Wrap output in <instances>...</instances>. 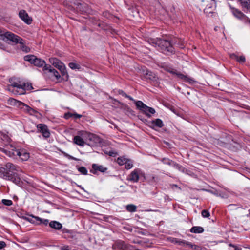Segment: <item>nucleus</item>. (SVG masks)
I'll return each mask as SVG.
<instances>
[{
    "label": "nucleus",
    "instance_id": "nucleus-1",
    "mask_svg": "<svg viewBox=\"0 0 250 250\" xmlns=\"http://www.w3.org/2000/svg\"><path fill=\"white\" fill-rule=\"evenodd\" d=\"M145 42H148L150 44L157 47L163 53L168 54L174 52V48L171 42L161 39H145Z\"/></svg>",
    "mask_w": 250,
    "mask_h": 250
},
{
    "label": "nucleus",
    "instance_id": "nucleus-2",
    "mask_svg": "<svg viewBox=\"0 0 250 250\" xmlns=\"http://www.w3.org/2000/svg\"><path fill=\"white\" fill-rule=\"evenodd\" d=\"M10 84L8 86V90L15 95H21L25 92V83H19L10 80Z\"/></svg>",
    "mask_w": 250,
    "mask_h": 250
},
{
    "label": "nucleus",
    "instance_id": "nucleus-3",
    "mask_svg": "<svg viewBox=\"0 0 250 250\" xmlns=\"http://www.w3.org/2000/svg\"><path fill=\"white\" fill-rule=\"evenodd\" d=\"M164 68L166 71L169 72L172 75H175L178 78L182 80L185 82L192 84L195 82L193 78L189 77L187 75H185L181 72L177 71L176 70L168 66H166Z\"/></svg>",
    "mask_w": 250,
    "mask_h": 250
},
{
    "label": "nucleus",
    "instance_id": "nucleus-4",
    "mask_svg": "<svg viewBox=\"0 0 250 250\" xmlns=\"http://www.w3.org/2000/svg\"><path fill=\"white\" fill-rule=\"evenodd\" d=\"M12 147V152H9L10 157L15 158L18 156L22 160L26 161L29 158V154L23 149H17L12 145H10Z\"/></svg>",
    "mask_w": 250,
    "mask_h": 250
},
{
    "label": "nucleus",
    "instance_id": "nucleus-5",
    "mask_svg": "<svg viewBox=\"0 0 250 250\" xmlns=\"http://www.w3.org/2000/svg\"><path fill=\"white\" fill-rule=\"evenodd\" d=\"M0 177L5 180H10L17 185H19L21 183V179L19 177L14 176V174L6 171L4 167H0Z\"/></svg>",
    "mask_w": 250,
    "mask_h": 250
},
{
    "label": "nucleus",
    "instance_id": "nucleus-6",
    "mask_svg": "<svg viewBox=\"0 0 250 250\" xmlns=\"http://www.w3.org/2000/svg\"><path fill=\"white\" fill-rule=\"evenodd\" d=\"M24 60L25 61L29 62L31 64H34L35 66L39 67H44L45 65H48L45 63V62L40 59L37 58L33 55H28L25 56Z\"/></svg>",
    "mask_w": 250,
    "mask_h": 250
},
{
    "label": "nucleus",
    "instance_id": "nucleus-7",
    "mask_svg": "<svg viewBox=\"0 0 250 250\" xmlns=\"http://www.w3.org/2000/svg\"><path fill=\"white\" fill-rule=\"evenodd\" d=\"M5 39L10 40L12 42H18L20 40L18 36L10 32H4L0 29V39L5 40Z\"/></svg>",
    "mask_w": 250,
    "mask_h": 250
},
{
    "label": "nucleus",
    "instance_id": "nucleus-8",
    "mask_svg": "<svg viewBox=\"0 0 250 250\" xmlns=\"http://www.w3.org/2000/svg\"><path fill=\"white\" fill-rule=\"evenodd\" d=\"M87 139L89 141V145L97 146L101 142V139L97 135L89 133L87 135Z\"/></svg>",
    "mask_w": 250,
    "mask_h": 250
},
{
    "label": "nucleus",
    "instance_id": "nucleus-9",
    "mask_svg": "<svg viewBox=\"0 0 250 250\" xmlns=\"http://www.w3.org/2000/svg\"><path fill=\"white\" fill-rule=\"evenodd\" d=\"M206 2H210V6L204 7V13L207 16H209L210 14H212L214 13V11L216 7V4L215 0H206Z\"/></svg>",
    "mask_w": 250,
    "mask_h": 250
},
{
    "label": "nucleus",
    "instance_id": "nucleus-10",
    "mask_svg": "<svg viewBox=\"0 0 250 250\" xmlns=\"http://www.w3.org/2000/svg\"><path fill=\"white\" fill-rule=\"evenodd\" d=\"M155 113V110L154 108L146 106L142 102V114H143L146 117L149 118Z\"/></svg>",
    "mask_w": 250,
    "mask_h": 250
},
{
    "label": "nucleus",
    "instance_id": "nucleus-11",
    "mask_svg": "<svg viewBox=\"0 0 250 250\" xmlns=\"http://www.w3.org/2000/svg\"><path fill=\"white\" fill-rule=\"evenodd\" d=\"M37 129L41 132L42 134V136L45 138H49L50 135L49 130L47 127V126L43 124H38L37 126Z\"/></svg>",
    "mask_w": 250,
    "mask_h": 250
},
{
    "label": "nucleus",
    "instance_id": "nucleus-12",
    "mask_svg": "<svg viewBox=\"0 0 250 250\" xmlns=\"http://www.w3.org/2000/svg\"><path fill=\"white\" fill-rule=\"evenodd\" d=\"M19 17L26 23L30 24L32 23V19L28 16L25 10H21L19 12Z\"/></svg>",
    "mask_w": 250,
    "mask_h": 250
},
{
    "label": "nucleus",
    "instance_id": "nucleus-13",
    "mask_svg": "<svg viewBox=\"0 0 250 250\" xmlns=\"http://www.w3.org/2000/svg\"><path fill=\"white\" fill-rule=\"evenodd\" d=\"M92 169L90 170V172L92 173L93 174H96L97 171H100L102 173L105 172L107 170V168L104 167L102 165H99L96 164H93L92 165Z\"/></svg>",
    "mask_w": 250,
    "mask_h": 250
},
{
    "label": "nucleus",
    "instance_id": "nucleus-14",
    "mask_svg": "<svg viewBox=\"0 0 250 250\" xmlns=\"http://www.w3.org/2000/svg\"><path fill=\"white\" fill-rule=\"evenodd\" d=\"M21 106L20 108L22 109L24 112L28 113L31 115H34L37 112L34 109L29 107L27 104H25L24 103H20Z\"/></svg>",
    "mask_w": 250,
    "mask_h": 250
},
{
    "label": "nucleus",
    "instance_id": "nucleus-15",
    "mask_svg": "<svg viewBox=\"0 0 250 250\" xmlns=\"http://www.w3.org/2000/svg\"><path fill=\"white\" fill-rule=\"evenodd\" d=\"M43 71H46L49 73H50L54 76L57 80H58L60 78V75L59 72L54 68L51 67V65H45L43 67Z\"/></svg>",
    "mask_w": 250,
    "mask_h": 250
},
{
    "label": "nucleus",
    "instance_id": "nucleus-16",
    "mask_svg": "<svg viewBox=\"0 0 250 250\" xmlns=\"http://www.w3.org/2000/svg\"><path fill=\"white\" fill-rule=\"evenodd\" d=\"M148 80H153L155 78V75L151 71H148L145 67H142V76Z\"/></svg>",
    "mask_w": 250,
    "mask_h": 250
},
{
    "label": "nucleus",
    "instance_id": "nucleus-17",
    "mask_svg": "<svg viewBox=\"0 0 250 250\" xmlns=\"http://www.w3.org/2000/svg\"><path fill=\"white\" fill-rule=\"evenodd\" d=\"M6 171L9 172L10 173H13V171H19V167L11 163H7L5 165V167Z\"/></svg>",
    "mask_w": 250,
    "mask_h": 250
},
{
    "label": "nucleus",
    "instance_id": "nucleus-18",
    "mask_svg": "<svg viewBox=\"0 0 250 250\" xmlns=\"http://www.w3.org/2000/svg\"><path fill=\"white\" fill-rule=\"evenodd\" d=\"M49 226L56 230H60L62 228V224L57 221H51L49 223Z\"/></svg>",
    "mask_w": 250,
    "mask_h": 250
},
{
    "label": "nucleus",
    "instance_id": "nucleus-19",
    "mask_svg": "<svg viewBox=\"0 0 250 250\" xmlns=\"http://www.w3.org/2000/svg\"><path fill=\"white\" fill-rule=\"evenodd\" d=\"M115 246L120 250H128L129 246L122 241H118L116 242Z\"/></svg>",
    "mask_w": 250,
    "mask_h": 250
},
{
    "label": "nucleus",
    "instance_id": "nucleus-20",
    "mask_svg": "<svg viewBox=\"0 0 250 250\" xmlns=\"http://www.w3.org/2000/svg\"><path fill=\"white\" fill-rule=\"evenodd\" d=\"M49 60L50 62L56 68H62V65H63V64L57 58H50Z\"/></svg>",
    "mask_w": 250,
    "mask_h": 250
},
{
    "label": "nucleus",
    "instance_id": "nucleus-21",
    "mask_svg": "<svg viewBox=\"0 0 250 250\" xmlns=\"http://www.w3.org/2000/svg\"><path fill=\"white\" fill-rule=\"evenodd\" d=\"M162 162L165 164H167L168 165H172V166L175 167L176 168H178L179 170H181V169L182 168V167L180 166L175 163L174 162L171 161L169 159L164 158L162 160Z\"/></svg>",
    "mask_w": 250,
    "mask_h": 250
},
{
    "label": "nucleus",
    "instance_id": "nucleus-22",
    "mask_svg": "<svg viewBox=\"0 0 250 250\" xmlns=\"http://www.w3.org/2000/svg\"><path fill=\"white\" fill-rule=\"evenodd\" d=\"M176 242L181 246H183L186 247L192 248L194 249L196 248V246L193 245L190 242L186 241L184 240L176 241Z\"/></svg>",
    "mask_w": 250,
    "mask_h": 250
},
{
    "label": "nucleus",
    "instance_id": "nucleus-23",
    "mask_svg": "<svg viewBox=\"0 0 250 250\" xmlns=\"http://www.w3.org/2000/svg\"><path fill=\"white\" fill-rule=\"evenodd\" d=\"M19 38L20 39L18 42H14L16 43H20L21 44V49L24 52L28 53L30 51V48L24 44V40L19 36Z\"/></svg>",
    "mask_w": 250,
    "mask_h": 250
},
{
    "label": "nucleus",
    "instance_id": "nucleus-24",
    "mask_svg": "<svg viewBox=\"0 0 250 250\" xmlns=\"http://www.w3.org/2000/svg\"><path fill=\"white\" fill-rule=\"evenodd\" d=\"M171 42L172 45L173 44L176 45L180 48H183L185 43L184 41L182 40L181 39H175L172 40Z\"/></svg>",
    "mask_w": 250,
    "mask_h": 250
},
{
    "label": "nucleus",
    "instance_id": "nucleus-25",
    "mask_svg": "<svg viewBox=\"0 0 250 250\" xmlns=\"http://www.w3.org/2000/svg\"><path fill=\"white\" fill-rule=\"evenodd\" d=\"M74 142L80 146H83L84 145V141L79 136H76L73 139Z\"/></svg>",
    "mask_w": 250,
    "mask_h": 250
},
{
    "label": "nucleus",
    "instance_id": "nucleus-26",
    "mask_svg": "<svg viewBox=\"0 0 250 250\" xmlns=\"http://www.w3.org/2000/svg\"><path fill=\"white\" fill-rule=\"evenodd\" d=\"M139 179V175L135 171H134L131 172V173L129 175L128 179L129 181L133 182H137Z\"/></svg>",
    "mask_w": 250,
    "mask_h": 250
},
{
    "label": "nucleus",
    "instance_id": "nucleus-27",
    "mask_svg": "<svg viewBox=\"0 0 250 250\" xmlns=\"http://www.w3.org/2000/svg\"><path fill=\"white\" fill-rule=\"evenodd\" d=\"M203 228L200 226H194L191 228L190 231L192 233H201L204 231Z\"/></svg>",
    "mask_w": 250,
    "mask_h": 250
},
{
    "label": "nucleus",
    "instance_id": "nucleus-28",
    "mask_svg": "<svg viewBox=\"0 0 250 250\" xmlns=\"http://www.w3.org/2000/svg\"><path fill=\"white\" fill-rule=\"evenodd\" d=\"M152 125L154 127H158L161 128L164 125L162 121L160 119H157L153 120L151 123Z\"/></svg>",
    "mask_w": 250,
    "mask_h": 250
},
{
    "label": "nucleus",
    "instance_id": "nucleus-29",
    "mask_svg": "<svg viewBox=\"0 0 250 250\" xmlns=\"http://www.w3.org/2000/svg\"><path fill=\"white\" fill-rule=\"evenodd\" d=\"M239 1L243 8L250 9V0H239Z\"/></svg>",
    "mask_w": 250,
    "mask_h": 250
},
{
    "label": "nucleus",
    "instance_id": "nucleus-30",
    "mask_svg": "<svg viewBox=\"0 0 250 250\" xmlns=\"http://www.w3.org/2000/svg\"><path fill=\"white\" fill-rule=\"evenodd\" d=\"M232 13L234 16L238 19H242L245 17V15L243 13L236 9H233L232 10Z\"/></svg>",
    "mask_w": 250,
    "mask_h": 250
},
{
    "label": "nucleus",
    "instance_id": "nucleus-31",
    "mask_svg": "<svg viewBox=\"0 0 250 250\" xmlns=\"http://www.w3.org/2000/svg\"><path fill=\"white\" fill-rule=\"evenodd\" d=\"M34 217H38L33 215H30L28 217H25V219L31 223L39 225L38 221H37Z\"/></svg>",
    "mask_w": 250,
    "mask_h": 250
},
{
    "label": "nucleus",
    "instance_id": "nucleus-32",
    "mask_svg": "<svg viewBox=\"0 0 250 250\" xmlns=\"http://www.w3.org/2000/svg\"><path fill=\"white\" fill-rule=\"evenodd\" d=\"M37 221H38L39 224H43L45 226L49 225L50 223L48 219H42L40 217H34Z\"/></svg>",
    "mask_w": 250,
    "mask_h": 250
},
{
    "label": "nucleus",
    "instance_id": "nucleus-33",
    "mask_svg": "<svg viewBox=\"0 0 250 250\" xmlns=\"http://www.w3.org/2000/svg\"><path fill=\"white\" fill-rule=\"evenodd\" d=\"M231 57L232 58L236 60L237 61L240 63L244 62L245 61V58L243 56L239 57L235 54H233L232 55Z\"/></svg>",
    "mask_w": 250,
    "mask_h": 250
},
{
    "label": "nucleus",
    "instance_id": "nucleus-34",
    "mask_svg": "<svg viewBox=\"0 0 250 250\" xmlns=\"http://www.w3.org/2000/svg\"><path fill=\"white\" fill-rule=\"evenodd\" d=\"M70 68L73 70H80L81 68L80 65L74 62H70L68 64Z\"/></svg>",
    "mask_w": 250,
    "mask_h": 250
},
{
    "label": "nucleus",
    "instance_id": "nucleus-35",
    "mask_svg": "<svg viewBox=\"0 0 250 250\" xmlns=\"http://www.w3.org/2000/svg\"><path fill=\"white\" fill-rule=\"evenodd\" d=\"M9 102L11 105H16L17 106L20 108L21 106V104H20V103H22L21 101H17L14 99L11 98L9 100Z\"/></svg>",
    "mask_w": 250,
    "mask_h": 250
},
{
    "label": "nucleus",
    "instance_id": "nucleus-36",
    "mask_svg": "<svg viewBox=\"0 0 250 250\" xmlns=\"http://www.w3.org/2000/svg\"><path fill=\"white\" fill-rule=\"evenodd\" d=\"M127 159L125 158L124 157H120L117 159L116 161L119 165L122 166V165H125V162H126Z\"/></svg>",
    "mask_w": 250,
    "mask_h": 250
},
{
    "label": "nucleus",
    "instance_id": "nucleus-37",
    "mask_svg": "<svg viewBox=\"0 0 250 250\" xmlns=\"http://www.w3.org/2000/svg\"><path fill=\"white\" fill-rule=\"evenodd\" d=\"M126 209L130 212H133L136 210V206L133 204L128 205L126 206Z\"/></svg>",
    "mask_w": 250,
    "mask_h": 250
},
{
    "label": "nucleus",
    "instance_id": "nucleus-38",
    "mask_svg": "<svg viewBox=\"0 0 250 250\" xmlns=\"http://www.w3.org/2000/svg\"><path fill=\"white\" fill-rule=\"evenodd\" d=\"M58 69L60 70V71L61 72L62 75L63 76H64L67 78H68V75L67 73L66 68H65V66L64 65H62V68L60 67Z\"/></svg>",
    "mask_w": 250,
    "mask_h": 250
},
{
    "label": "nucleus",
    "instance_id": "nucleus-39",
    "mask_svg": "<svg viewBox=\"0 0 250 250\" xmlns=\"http://www.w3.org/2000/svg\"><path fill=\"white\" fill-rule=\"evenodd\" d=\"M125 167L127 169H130L133 167L132 162L131 160L127 159L125 164Z\"/></svg>",
    "mask_w": 250,
    "mask_h": 250
},
{
    "label": "nucleus",
    "instance_id": "nucleus-40",
    "mask_svg": "<svg viewBox=\"0 0 250 250\" xmlns=\"http://www.w3.org/2000/svg\"><path fill=\"white\" fill-rule=\"evenodd\" d=\"M78 171L82 174L86 175L87 174V170L84 167H81L78 168Z\"/></svg>",
    "mask_w": 250,
    "mask_h": 250
},
{
    "label": "nucleus",
    "instance_id": "nucleus-41",
    "mask_svg": "<svg viewBox=\"0 0 250 250\" xmlns=\"http://www.w3.org/2000/svg\"><path fill=\"white\" fill-rule=\"evenodd\" d=\"M1 202L3 205L8 206H10L13 204V202L11 200L2 199Z\"/></svg>",
    "mask_w": 250,
    "mask_h": 250
},
{
    "label": "nucleus",
    "instance_id": "nucleus-42",
    "mask_svg": "<svg viewBox=\"0 0 250 250\" xmlns=\"http://www.w3.org/2000/svg\"><path fill=\"white\" fill-rule=\"evenodd\" d=\"M201 215L204 218H208L210 216V213L207 210H203L201 212Z\"/></svg>",
    "mask_w": 250,
    "mask_h": 250
},
{
    "label": "nucleus",
    "instance_id": "nucleus-43",
    "mask_svg": "<svg viewBox=\"0 0 250 250\" xmlns=\"http://www.w3.org/2000/svg\"><path fill=\"white\" fill-rule=\"evenodd\" d=\"M201 5L202 7V8H204L205 7L210 6V2H206V0H202Z\"/></svg>",
    "mask_w": 250,
    "mask_h": 250
},
{
    "label": "nucleus",
    "instance_id": "nucleus-44",
    "mask_svg": "<svg viewBox=\"0 0 250 250\" xmlns=\"http://www.w3.org/2000/svg\"><path fill=\"white\" fill-rule=\"evenodd\" d=\"M12 147H11V150H7L6 149H5L3 148H0V150L1 151V152H3V153H4L5 154H6L7 155H8V156L10 157V155H9V152H12Z\"/></svg>",
    "mask_w": 250,
    "mask_h": 250
},
{
    "label": "nucleus",
    "instance_id": "nucleus-45",
    "mask_svg": "<svg viewBox=\"0 0 250 250\" xmlns=\"http://www.w3.org/2000/svg\"><path fill=\"white\" fill-rule=\"evenodd\" d=\"M61 231L62 232V233H69V234H71L72 233V231L65 228H62V229H61Z\"/></svg>",
    "mask_w": 250,
    "mask_h": 250
},
{
    "label": "nucleus",
    "instance_id": "nucleus-46",
    "mask_svg": "<svg viewBox=\"0 0 250 250\" xmlns=\"http://www.w3.org/2000/svg\"><path fill=\"white\" fill-rule=\"evenodd\" d=\"M118 93L120 95H121L125 97L126 98V97H128V95L125 92H124L122 90H119L118 91Z\"/></svg>",
    "mask_w": 250,
    "mask_h": 250
},
{
    "label": "nucleus",
    "instance_id": "nucleus-47",
    "mask_svg": "<svg viewBox=\"0 0 250 250\" xmlns=\"http://www.w3.org/2000/svg\"><path fill=\"white\" fill-rule=\"evenodd\" d=\"M6 246V244L4 241H0V249L4 248Z\"/></svg>",
    "mask_w": 250,
    "mask_h": 250
},
{
    "label": "nucleus",
    "instance_id": "nucleus-48",
    "mask_svg": "<svg viewBox=\"0 0 250 250\" xmlns=\"http://www.w3.org/2000/svg\"><path fill=\"white\" fill-rule=\"evenodd\" d=\"M82 117V115L81 114H78L76 113H73V117H74L75 119L80 118Z\"/></svg>",
    "mask_w": 250,
    "mask_h": 250
},
{
    "label": "nucleus",
    "instance_id": "nucleus-49",
    "mask_svg": "<svg viewBox=\"0 0 250 250\" xmlns=\"http://www.w3.org/2000/svg\"><path fill=\"white\" fill-rule=\"evenodd\" d=\"M60 250H71L68 246H63L60 248Z\"/></svg>",
    "mask_w": 250,
    "mask_h": 250
},
{
    "label": "nucleus",
    "instance_id": "nucleus-50",
    "mask_svg": "<svg viewBox=\"0 0 250 250\" xmlns=\"http://www.w3.org/2000/svg\"><path fill=\"white\" fill-rule=\"evenodd\" d=\"M65 118L67 119L70 117H73V113L68 112L67 113L65 114Z\"/></svg>",
    "mask_w": 250,
    "mask_h": 250
},
{
    "label": "nucleus",
    "instance_id": "nucleus-51",
    "mask_svg": "<svg viewBox=\"0 0 250 250\" xmlns=\"http://www.w3.org/2000/svg\"><path fill=\"white\" fill-rule=\"evenodd\" d=\"M136 105L138 109L141 110V101H138L136 102Z\"/></svg>",
    "mask_w": 250,
    "mask_h": 250
},
{
    "label": "nucleus",
    "instance_id": "nucleus-52",
    "mask_svg": "<svg viewBox=\"0 0 250 250\" xmlns=\"http://www.w3.org/2000/svg\"><path fill=\"white\" fill-rule=\"evenodd\" d=\"M26 85H25V88H26L27 89H30L31 88H32V85L31 83H25Z\"/></svg>",
    "mask_w": 250,
    "mask_h": 250
},
{
    "label": "nucleus",
    "instance_id": "nucleus-53",
    "mask_svg": "<svg viewBox=\"0 0 250 250\" xmlns=\"http://www.w3.org/2000/svg\"><path fill=\"white\" fill-rule=\"evenodd\" d=\"M3 139L6 140L7 141V142H8L9 140H10V138L8 137V136L7 135H3Z\"/></svg>",
    "mask_w": 250,
    "mask_h": 250
},
{
    "label": "nucleus",
    "instance_id": "nucleus-54",
    "mask_svg": "<svg viewBox=\"0 0 250 250\" xmlns=\"http://www.w3.org/2000/svg\"><path fill=\"white\" fill-rule=\"evenodd\" d=\"M126 98H128L129 100H130L131 101H133L134 100L131 97H130V96L128 95V97H126Z\"/></svg>",
    "mask_w": 250,
    "mask_h": 250
},
{
    "label": "nucleus",
    "instance_id": "nucleus-55",
    "mask_svg": "<svg viewBox=\"0 0 250 250\" xmlns=\"http://www.w3.org/2000/svg\"><path fill=\"white\" fill-rule=\"evenodd\" d=\"M143 48H144V49H146V50H147L146 51H145V50H143V51H144V54H145V53H148V50L146 48V47H143Z\"/></svg>",
    "mask_w": 250,
    "mask_h": 250
},
{
    "label": "nucleus",
    "instance_id": "nucleus-56",
    "mask_svg": "<svg viewBox=\"0 0 250 250\" xmlns=\"http://www.w3.org/2000/svg\"><path fill=\"white\" fill-rule=\"evenodd\" d=\"M70 158L72 160H77V159L73 157V156H70Z\"/></svg>",
    "mask_w": 250,
    "mask_h": 250
},
{
    "label": "nucleus",
    "instance_id": "nucleus-57",
    "mask_svg": "<svg viewBox=\"0 0 250 250\" xmlns=\"http://www.w3.org/2000/svg\"><path fill=\"white\" fill-rule=\"evenodd\" d=\"M114 153L113 152H109V155L113 156Z\"/></svg>",
    "mask_w": 250,
    "mask_h": 250
},
{
    "label": "nucleus",
    "instance_id": "nucleus-58",
    "mask_svg": "<svg viewBox=\"0 0 250 250\" xmlns=\"http://www.w3.org/2000/svg\"><path fill=\"white\" fill-rule=\"evenodd\" d=\"M3 46V44H2L0 42V48H2V47Z\"/></svg>",
    "mask_w": 250,
    "mask_h": 250
},
{
    "label": "nucleus",
    "instance_id": "nucleus-59",
    "mask_svg": "<svg viewBox=\"0 0 250 250\" xmlns=\"http://www.w3.org/2000/svg\"><path fill=\"white\" fill-rule=\"evenodd\" d=\"M144 177V179H146V177L143 175V174L142 173V177Z\"/></svg>",
    "mask_w": 250,
    "mask_h": 250
},
{
    "label": "nucleus",
    "instance_id": "nucleus-60",
    "mask_svg": "<svg viewBox=\"0 0 250 250\" xmlns=\"http://www.w3.org/2000/svg\"><path fill=\"white\" fill-rule=\"evenodd\" d=\"M139 250V249H137V250Z\"/></svg>",
    "mask_w": 250,
    "mask_h": 250
}]
</instances>
